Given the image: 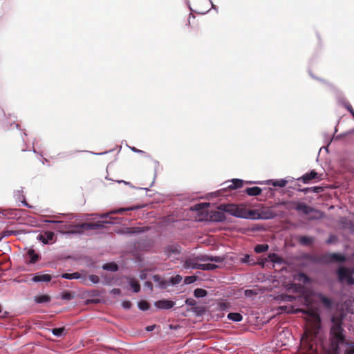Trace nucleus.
<instances>
[{
  "label": "nucleus",
  "mask_w": 354,
  "mask_h": 354,
  "mask_svg": "<svg viewBox=\"0 0 354 354\" xmlns=\"http://www.w3.org/2000/svg\"><path fill=\"white\" fill-rule=\"evenodd\" d=\"M344 319V316L342 314L331 317L330 330L331 347L335 352H337L339 346L346 345L348 348L345 350V354H354V343H348L346 340L345 330L342 326Z\"/></svg>",
  "instance_id": "1"
},
{
  "label": "nucleus",
  "mask_w": 354,
  "mask_h": 354,
  "mask_svg": "<svg viewBox=\"0 0 354 354\" xmlns=\"http://www.w3.org/2000/svg\"><path fill=\"white\" fill-rule=\"evenodd\" d=\"M300 354H318L324 348V340L319 328L306 329L301 338Z\"/></svg>",
  "instance_id": "2"
},
{
  "label": "nucleus",
  "mask_w": 354,
  "mask_h": 354,
  "mask_svg": "<svg viewBox=\"0 0 354 354\" xmlns=\"http://www.w3.org/2000/svg\"><path fill=\"white\" fill-rule=\"evenodd\" d=\"M311 261L319 263H343L347 261L346 257L342 253L339 252H327L320 257H311L310 258Z\"/></svg>",
  "instance_id": "3"
},
{
  "label": "nucleus",
  "mask_w": 354,
  "mask_h": 354,
  "mask_svg": "<svg viewBox=\"0 0 354 354\" xmlns=\"http://www.w3.org/2000/svg\"><path fill=\"white\" fill-rule=\"evenodd\" d=\"M336 274L339 282H346L349 286L354 285V268L340 266L336 270Z\"/></svg>",
  "instance_id": "4"
},
{
  "label": "nucleus",
  "mask_w": 354,
  "mask_h": 354,
  "mask_svg": "<svg viewBox=\"0 0 354 354\" xmlns=\"http://www.w3.org/2000/svg\"><path fill=\"white\" fill-rule=\"evenodd\" d=\"M229 182L231 183V184L228 185L227 187H223V189H221L215 192H212L211 194L214 195L215 196H219L220 194L222 192H224L227 190H234L237 189L239 188H241L243 185L245 184V180L239 178H232V180L229 181H226L224 183V184H227Z\"/></svg>",
  "instance_id": "5"
},
{
  "label": "nucleus",
  "mask_w": 354,
  "mask_h": 354,
  "mask_svg": "<svg viewBox=\"0 0 354 354\" xmlns=\"http://www.w3.org/2000/svg\"><path fill=\"white\" fill-rule=\"evenodd\" d=\"M228 213L237 218H248L252 216L253 212H250V216H248L247 213L243 209L239 208L235 205L231 204Z\"/></svg>",
  "instance_id": "6"
},
{
  "label": "nucleus",
  "mask_w": 354,
  "mask_h": 354,
  "mask_svg": "<svg viewBox=\"0 0 354 354\" xmlns=\"http://www.w3.org/2000/svg\"><path fill=\"white\" fill-rule=\"evenodd\" d=\"M105 223H111L109 221H100L95 223H83L75 227L82 230H96L104 227Z\"/></svg>",
  "instance_id": "7"
},
{
  "label": "nucleus",
  "mask_w": 354,
  "mask_h": 354,
  "mask_svg": "<svg viewBox=\"0 0 354 354\" xmlns=\"http://www.w3.org/2000/svg\"><path fill=\"white\" fill-rule=\"evenodd\" d=\"M181 252V247L178 243H172L168 245L165 248V253L168 257H170L173 255L180 254Z\"/></svg>",
  "instance_id": "8"
},
{
  "label": "nucleus",
  "mask_w": 354,
  "mask_h": 354,
  "mask_svg": "<svg viewBox=\"0 0 354 354\" xmlns=\"http://www.w3.org/2000/svg\"><path fill=\"white\" fill-rule=\"evenodd\" d=\"M197 1H202L205 5V8H201L200 6H197V9L194 10L196 13L204 15L209 10L210 6L213 8H215L214 5L211 0H194V3H197Z\"/></svg>",
  "instance_id": "9"
},
{
  "label": "nucleus",
  "mask_w": 354,
  "mask_h": 354,
  "mask_svg": "<svg viewBox=\"0 0 354 354\" xmlns=\"http://www.w3.org/2000/svg\"><path fill=\"white\" fill-rule=\"evenodd\" d=\"M310 75L311 76L312 78H313L316 80H318L322 84H323L325 86L326 89H328L329 91L333 93L334 94L337 93L339 91L333 83H331L324 79L317 77L310 73Z\"/></svg>",
  "instance_id": "10"
},
{
  "label": "nucleus",
  "mask_w": 354,
  "mask_h": 354,
  "mask_svg": "<svg viewBox=\"0 0 354 354\" xmlns=\"http://www.w3.org/2000/svg\"><path fill=\"white\" fill-rule=\"evenodd\" d=\"M175 305V302L171 300L162 299L156 301L154 303V306L158 309L168 310L173 308Z\"/></svg>",
  "instance_id": "11"
},
{
  "label": "nucleus",
  "mask_w": 354,
  "mask_h": 354,
  "mask_svg": "<svg viewBox=\"0 0 354 354\" xmlns=\"http://www.w3.org/2000/svg\"><path fill=\"white\" fill-rule=\"evenodd\" d=\"M198 261H200L197 259V256L193 258L189 257L186 259L183 266L186 269L200 270V266L201 265V263H198Z\"/></svg>",
  "instance_id": "12"
},
{
  "label": "nucleus",
  "mask_w": 354,
  "mask_h": 354,
  "mask_svg": "<svg viewBox=\"0 0 354 354\" xmlns=\"http://www.w3.org/2000/svg\"><path fill=\"white\" fill-rule=\"evenodd\" d=\"M81 151H65V152L59 153L57 154V158H60V159H62V158H66L68 156H71V155H73V154H74L75 153L81 152ZM84 151L92 153V154L95 155V156H102V155L108 153L111 151H106L101 152V153H95V152H92V151Z\"/></svg>",
  "instance_id": "13"
},
{
  "label": "nucleus",
  "mask_w": 354,
  "mask_h": 354,
  "mask_svg": "<svg viewBox=\"0 0 354 354\" xmlns=\"http://www.w3.org/2000/svg\"><path fill=\"white\" fill-rule=\"evenodd\" d=\"M55 234L50 231H46L44 234H39L37 236V239L41 241L44 244H48L54 239Z\"/></svg>",
  "instance_id": "14"
},
{
  "label": "nucleus",
  "mask_w": 354,
  "mask_h": 354,
  "mask_svg": "<svg viewBox=\"0 0 354 354\" xmlns=\"http://www.w3.org/2000/svg\"><path fill=\"white\" fill-rule=\"evenodd\" d=\"M52 279V277L48 274H41L40 272L36 273L31 279L32 281L35 283L39 282H49Z\"/></svg>",
  "instance_id": "15"
},
{
  "label": "nucleus",
  "mask_w": 354,
  "mask_h": 354,
  "mask_svg": "<svg viewBox=\"0 0 354 354\" xmlns=\"http://www.w3.org/2000/svg\"><path fill=\"white\" fill-rule=\"evenodd\" d=\"M318 176V174L315 170H311L308 173H306L301 177L297 178V180H301L305 184H308L310 183V180L316 178Z\"/></svg>",
  "instance_id": "16"
},
{
  "label": "nucleus",
  "mask_w": 354,
  "mask_h": 354,
  "mask_svg": "<svg viewBox=\"0 0 354 354\" xmlns=\"http://www.w3.org/2000/svg\"><path fill=\"white\" fill-rule=\"evenodd\" d=\"M209 218L212 221L214 222H223L225 221L226 217L225 214L223 212L217 211H212L209 213Z\"/></svg>",
  "instance_id": "17"
},
{
  "label": "nucleus",
  "mask_w": 354,
  "mask_h": 354,
  "mask_svg": "<svg viewBox=\"0 0 354 354\" xmlns=\"http://www.w3.org/2000/svg\"><path fill=\"white\" fill-rule=\"evenodd\" d=\"M317 298L319 299V301L322 304V305L325 308H326L328 309H330L333 308V301L330 298L326 297L322 293H318L317 295Z\"/></svg>",
  "instance_id": "18"
},
{
  "label": "nucleus",
  "mask_w": 354,
  "mask_h": 354,
  "mask_svg": "<svg viewBox=\"0 0 354 354\" xmlns=\"http://www.w3.org/2000/svg\"><path fill=\"white\" fill-rule=\"evenodd\" d=\"M298 191L299 192H302V193H304V194H308V193H310V192H313V193L319 194V193H321L322 192L324 191V187H321V186H315V187H304V188L298 189Z\"/></svg>",
  "instance_id": "19"
},
{
  "label": "nucleus",
  "mask_w": 354,
  "mask_h": 354,
  "mask_svg": "<svg viewBox=\"0 0 354 354\" xmlns=\"http://www.w3.org/2000/svg\"><path fill=\"white\" fill-rule=\"evenodd\" d=\"M288 181L286 179H279V180H268L266 181L264 184L272 185L274 187H283L286 185Z\"/></svg>",
  "instance_id": "20"
},
{
  "label": "nucleus",
  "mask_w": 354,
  "mask_h": 354,
  "mask_svg": "<svg viewBox=\"0 0 354 354\" xmlns=\"http://www.w3.org/2000/svg\"><path fill=\"white\" fill-rule=\"evenodd\" d=\"M152 279L154 282L158 283V287L160 289H165L167 286H169L167 282L162 279L158 274H154L152 277Z\"/></svg>",
  "instance_id": "21"
},
{
  "label": "nucleus",
  "mask_w": 354,
  "mask_h": 354,
  "mask_svg": "<svg viewBox=\"0 0 354 354\" xmlns=\"http://www.w3.org/2000/svg\"><path fill=\"white\" fill-rule=\"evenodd\" d=\"M245 192L250 196H259L261 192L262 189L259 187H248L245 189Z\"/></svg>",
  "instance_id": "22"
},
{
  "label": "nucleus",
  "mask_w": 354,
  "mask_h": 354,
  "mask_svg": "<svg viewBox=\"0 0 354 354\" xmlns=\"http://www.w3.org/2000/svg\"><path fill=\"white\" fill-rule=\"evenodd\" d=\"M295 209L297 211H301L305 214H308L313 211V208L307 205L305 203H297Z\"/></svg>",
  "instance_id": "23"
},
{
  "label": "nucleus",
  "mask_w": 354,
  "mask_h": 354,
  "mask_svg": "<svg viewBox=\"0 0 354 354\" xmlns=\"http://www.w3.org/2000/svg\"><path fill=\"white\" fill-rule=\"evenodd\" d=\"M268 258L270 261L278 265H281L284 263V259L276 253H270Z\"/></svg>",
  "instance_id": "24"
},
{
  "label": "nucleus",
  "mask_w": 354,
  "mask_h": 354,
  "mask_svg": "<svg viewBox=\"0 0 354 354\" xmlns=\"http://www.w3.org/2000/svg\"><path fill=\"white\" fill-rule=\"evenodd\" d=\"M141 207H142L140 205L131 206V207H127V208L121 207V208H118V209H115L111 210V213H113V214H123L125 212L138 209H140Z\"/></svg>",
  "instance_id": "25"
},
{
  "label": "nucleus",
  "mask_w": 354,
  "mask_h": 354,
  "mask_svg": "<svg viewBox=\"0 0 354 354\" xmlns=\"http://www.w3.org/2000/svg\"><path fill=\"white\" fill-rule=\"evenodd\" d=\"M143 230L140 227H126L120 233L122 234H137L142 232Z\"/></svg>",
  "instance_id": "26"
},
{
  "label": "nucleus",
  "mask_w": 354,
  "mask_h": 354,
  "mask_svg": "<svg viewBox=\"0 0 354 354\" xmlns=\"http://www.w3.org/2000/svg\"><path fill=\"white\" fill-rule=\"evenodd\" d=\"M14 197H15L16 201H21V203L24 206L29 207L28 204L26 203V201L25 200V196L23 194V191L22 190H17V191H15L14 192Z\"/></svg>",
  "instance_id": "27"
},
{
  "label": "nucleus",
  "mask_w": 354,
  "mask_h": 354,
  "mask_svg": "<svg viewBox=\"0 0 354 354\" xmlns=\"http://www.w3.org/2000/svg\"><path fill=\"white\" fill-rule=\"evenodd\" d=\"M28 256L30 257L28 263L33 264L39 259V256L33 249H29L27 252Z\"/></svg>",
  "instance_id": "28"
},
{
  "label": "nucleus",
  "mask_w": 354,
  "mask_h": 354,
  "mask_svg": "<svg viewBox=\"0 0 354 354\" xmlns=\"http://www.w3.org/2000/svg\"><path fill=\"white\" fill-rule=\"evenodd\" d=\"M299 241V243L303 245H309L313 243L315 239L312 236H301Z\"/></svg>",
  "instance_id": "29"
},
{
  "label": "nucleus",
  "mask_w": 354,
  "mask_h": 354,
  "mask_svg": "<svg viewBox=\"0 0 354 354\" xmlns=\"http://www.w3.org/2000/svg\"><path fill=\"white\" fill-rule=\"evenodd\" d=\"M60 297L63 300L71 301L74 299V292L68 290H64L60 293Z\"/></svg>",
  "instance_id": "30"
},
{
  "label": "nucleus",
  "mask_w": 354,
  "mask_h": 354,
  "mask_svg": "<svg viewBox=\"0 0 354 354\" xmlns=\"http://www.w3.org/2000/svg\"><path fill=\"white\" fill-rule=\"evenodd\" d=\"M240 262L241 263L248 264L250 266H254L257 264V262L253 258H251L250 255L245 254L243 258L240 259Z\"/></svg>",
  "instance_id": "31"
},
{
  "label": "nucleus",
  "mask_w": 354,
  "mask_h": 354,
  "mask_svg": "<svg viewBox=\"0 0 354 354\" xmlns=\"http://www.w3.org/2000/svg\"><path fill=\"white\" fill-rule=\"evenodd\" d=\"M61 277L66 279H78L81 277V274L77 272H75L73 273H63L61 274Z\"/></svg>",
  "instance_id": "32"
},
{
  "label": "nucleus",
  "mask_w": 354,
  "mask_h": 354,
  "mask_svg": "<svg viewBox=\"0 0 354 354\" xmlns=\"http://www.w3.org/2000/svg\"><path fill=\"white\" fill-rule=\"evenodd\" d=\"M227 319L235 322H241L243 319V316L239 313H230L227 316Z\"/></svg>",
  "instance_id": "33"
},
{
  "label": "nucleus",
  "mask_w": 354,
  "mask_h": 354,
  "mask_svg": "<svg viewBox=\"0 0 354 354\" xmlns=\"http://www.w3.org/2000/svg\"><path fill=\"white\" fill-rule=\"evenodd\" d=\"M269 249V245L266 243L263 244H257L255 245L254 250L256 253H262L268 251Z\"/></svg>",
  "instance_id": "34"
},
{
  "label": "nucleus",
  "mask_w": 354,
  "mask_h": 354,
  "mask_svg": "<svg viewBox=\"0 0 354 354\" xmlns=\"http://www.w3.org/2000/svg\"><path fill=\"white\" fill-rule=\"evenodd\" d=\"M50 301V297L47 295H39L35 297V301L37 304L47 303Z\"/></svg>",
  "instance_id": "35"
},
{
  "label": "nucleus",
  "mask_w": 354,
  "mask_h": 354,
  "mask_svg": "<svg viewBox=\"0 0 354 354\" xmlns=\"http://www.w3.org/2000/svg\"><path fill=\"white\" fill-rule=\"evenodd\" d=\"M102 269L104 270L116 272L118 270V266L114 263H107L102 266Z\"/></svg>",
  "instance_id": "36"
},
{
  "label": "nucleus",
  "mask_w": 354,
  "mask_h": 354,
  "mask_svg": "<svg viewBox=\"0 0 354 354\" xmlns=\"http://www.w3.org/2000/svg\"><path fill=\"white\" fill-rule=\"evenodd\" d=\"M207 291L203 288H196L194 290V295L196 298H203L207 296Z\"/></svg>",
  "instance_id": "37"
},
{
  "label": "nucleus",
  "mask_w": 354,
  "mask_h": 354,
  "mask_svg": "<svg viewBox=\"0 0 354 354\" xmlns=\"http://www.w3.org/2000/svg\"><path fill=\"white\" fill-rule=\"evenodd\" d=\"M218 268V266L214 263H201L200 270H214Z\"/></svg>",
  "instance_id": "38"
},
{
  "label": "nucleus",
  "mask_w": 354,
  "mask_h": 354,
  "mask_svg": "<svg viewBox=\"0 0 354 354\" xmlns=\"http://www.w3.org/2000/svg\"><path fill=\"white\" fill-rule=\"evenodd\" d=\"M335 97L339 104H342L344 107V103L348 102L342 92L339 91L337 93L335 94Z\"/></svg>",
  "instance_id": "39"
},
{
  "label": "nucleus",
  "mask_w": 354,
  "mask_h": 354,
  "mask_svg": "<svg viewBox=\"0 0 354 354\" xmlns=\"http://www.w3.org/2000/svg\"><path fill=\"white\" fill-rule=\"evenodd\" d=\"M182 277L179 274H177L176 276L170 277L169 282H167V283L169 284V286H174L178 284L182 281Z\"/></svg>",
  "instance_id": "40"
},
{
  "label": "nucleus",
  "mask_w": 354,
  "mask_h": 354,
  "mask_svg": "<svg viewBox=\"0 0 354 354\" xmlns=\"http://www.w3.org/2000/svg\"><path fill=\"white\" fill-rule=\"evenodd\" d=\"M129 286L133 289V291L136 293L138 292L140 290V286L137 281L131 279L129 281Z\"/></svg>",
  "instance_id": "41"
},
{
  "label": "nucleus",
  "mask_w": 354,
  "mask_h": 354,
  "mask_svg": "<svg viewBox=\"0 0 354 354\" xmlns=\"http://www.w3.org/2000/svg\"><path fill=\"white\" fill-rule=\"evenodd\" d=\"M138 307L140 310L145 311L149 309V304L147 301L141 300L138 303Z\"/></svg>",
  "instance_id": "42"
},
{
  "label": "nucleus",
  "mask_w": 354,
  "mask_h": 354,
  "mask_svg": "<svg viewBox=\"0 0 354 354\" xmlns=\"http://www.w3.org/2000/svg\"><path fill=\"white\" fill-rule=\"evenodd\" d=\"M64 328H54L51 329L52 333L56 337H62L64 334Z\"/></svg>",
  "instance_id": "43"
},
{
  "label": "nucleus",
  "mask_w": 354,
  "mask_h": 354,
  "mask_svg": "<svg viewBox=\"0 0 354 354\" xmlns=\"http://www.w3.org/2000/svg\"><path fill=\"white\" fill-rule=\"evenodd\" d=\"M231 204H221L218 206V210L220 212H223V214L225 212H227L229 211V208L230 207Z\"/></svg>",
  "instance_id": "44"
},
{
  "label": "nucleus",
  "mask_w": 354,
  "mask_h": 354,
  "mask_svg": "<svg viewBox=\"0 0 354 354\" xmlns=\"http://www.w3.org/2000/svg\"><path fill=\"white\" fill-rule=\"evenodd\" d=\"M225 257L222 256H212L210 255V261L216 263H221L224 261Z\"/></svg>",
  "instance_id": "45"
},
{
  "label": "nucleus",
  "mask_w": 354,
  "mask_h": 354,
  "mask_svg": "<svg viewBox=\"0 0 354 354\" xmlns=\"http://www.w3.org/2000/svg\"><path fill=\"white\" fill-rule=\"evenodd\" d=\"M197 259L202 262L210 261V255L201 254L197 255Z\"/></svg>",
  "instance_id": "46"
},
{
  "label": "nucleus",
  "mask_w": 354,
  "mask_h": 354,
  "mask_svg": "<svg viewBox=\"0 0 354 354\" xmlns=\"http://www.w3.org/2000/svg\"><path fill=\"white\" fill-rule=\"evenodd\" d=\"M192 3L194 8H193L190 5L189 6V10L192 12H196L194 10L197 9V6H200L201 8H205V5L203 3L202 1H197V3H194V0H192Z\"/></svg>",
  "instance_id": "47"
},
{
  "label": "nucleus",
  "mask_w": 354,
  "mask_h": 354,
  "mask_svg": "<svg viewBox=\"0 0 354 354\" xmlns=\"http://www.w3.org/2000/svg\"><path fill=\"white\" fill-rule=\"evenodd\" d=\"M196 277L195 276H188V277H186L184 279V283L185 284H191V283H193L196 281Z\"/></svg>",
  "instance_id": "48"
},
{
  "label": "nucleus",
  "mask_w": 354,
  "mask_h": 354,
  "mask_svg": "<svg viewBox=\"0 0 354 354\" xmlns=\"http://www.w3.org/2000/svg\"><path fill=\"white\" fill-rule=\"evenodd\" d=\"M89 280L94 284L98 283L100 282V278L97 275L91 274L88 277Z\"/></svg>",
  "instance_id": "49"
},
{
  "label": "nucleus",
  "mask_w": 354,
  "mask_h": 354,
  "mask_svg": "<svg viewBox=\"0 0 354 354\" xmlns=\"http://www.w3.org/2000/svg\"><path fill=\"white\" fill-rule=\"evenodd\" d=\"M337 240V237L334 234H330L329 237L326 241V243L330 245L333 243L335 241Z\"/></svg>",
  "instance_id": "50"
},
{
  "label": "nucleus",
  "mask_w": 354,
  "mask_h": 354,
  "mask_svg": "<svg viewBox=\"0 0 354 354\" xmlns=\"http://www.w3.org/2000/svg\"><path fill=\"white\" fill-rule=\"evenodd\" d=\"M344 108H346L349 111V113L351 114L354 120V110L351 104L349 102H345Z\"/></svg>",
  "instance_id": "51"
},
{
  "label": "nucleus",
  "mask_w": 354,
  "mask_h": 354,
  "mask_svg": "<svg viewBox=\"0 0 354 354\" xmlns=\"http://www.w3.org/2000/svg\"><path fill=\"white\" fill-rule=\"evenodd\" d=\"M186 305L194 306L196 304V301L195 299L192 298H188L185 301Z\"/></svg>",
  "instance_id": "52"
},
{
  "label": "nucleus",
  "mask_w": 354,
  "mask_h": 354,
  "mask_svg": "<svg viewBox=\"0 0 354 354\" xmlns=\"http://www.w3.org/2000/svg\"><path fill=\"white\" fill-rule=\"evenodd\" d=\"M122 306L124 309L129 310L131 307V303L129 301H124L122 302Z\"/></svg>",
  "instance_id": "53"
},
{
  "label": "nucleus",
  "mask_w": 354,
  "mask_h": 354,
  "mask_svg": "<svg viewBox=\"0 0 354 354\" xmlns=\"http://www.w3.org/2000/svg\"><path fill=\"white\" fill-rule=\"evenodd\" d=\"M299 277L306 283H308L310 281L309 277L306 274H304V273H300Z\"/></svg>",
  "instance_id": "54"
},
{
  "label": "nucleus",
  "mask_w": 354,
  "mask_h": 354,
  "mask_svg": "<svg viewBox=\"0 0 354 354\" xmlns=\"http://www.w3.org/2000/svg\"><path fill=\"white\" fill-rule=\"evenodd\" d=\"M16 232L15 231H12V230H6V231H3L2 232V236L3 237H6V236H9L12 234H15Z\"/></svg>",
  "instance_id": "55"
},
{
  "label": "nucleus",
  "mask_w": 354,
  "mask_h": 354,
  "mask_svg": "<svg viewBox=\"0 0 354 354\" xmlns=\"http://www.w3.org/2000/svg\"><path fill=\"white\" fill-rule=\"evenodd\" d=\"M141 280H145L147 278V272L146 270H142L139 274Z\"/></svg>",
  "instance_id": "56"
},
{
  "label": "nucleus",
  "mask_w": 354,
  "mask_h": 354,
  "mask_svg": "<svg viewBox=\"0 0 354 354\" xmlns=\"http://www.w3.org/2000/svg\"><path fill=\"white\" fill-rule=\"evenodd\" d=\"M145 286L147 288L150 292L153 290V284L151 281H145Z\"/></svg>",
  "instance_id": "57"
},
{
  "label": "nucleus",
  "mask_w": 354,
  "mask_h": 354,
  "mask_svg": "<svg viewBox=\"0 0 354 354\" xmlns=\"http://www.w3.org/2000/svg\"><path fill=\"white\" fill-rule=\"evenodd\" d=\"M110 214H113V213H111V211L109 212H107V213H104V214H97V216L100 218H109V215Z\"/></svg>",
  "instance_id": "58"
},
{
  "label": "nucleus",
  "mask_w": 354,
  "mask_h": 354,
  "mask_svg": "<svg viewBox=\"0 0 354 354\" xmlns=\"http://www.w3.org/2000/svg\"><path fill=\"white\" fill-rule=\"evenodd\" d=\"M254 294H255V292L253 290L248 289V290H245V295L246 297H250Z\"/></svg>",
  "instance_id": "59"
},
{
  "label": "nucleus",
  "mask_w": 354,
  "mask_h": 354,
  "mask_svg": "<svg viewBox=\"0 0 354 354\" xmlns=\"http://www.w3.org/2000/svg\"><path fill=\"white\" fill-rule=\"evenodd\" d=\"M209 203H200L196 205V209H202L204 207L208 206Z\"/></svg>",
  "instance_id": "60"
},
{
  "label": "nucleus",
  "mask_w": 354,
  "mask_h": 354,
  "mask_svg": "<svg viewBox=\"0 0 354 354\" xmlns=\"http://www.w3.org/2000/svg\"><path fill=\"white\" fill-rule=\"evenodd\" d=\"M44 222L45 223H53V224H57V223H62V221H55V220H45Z\"/></svg>",
  "instance_id": "61"
},
{
  "label": "nucleus",
  "mask_w": 354,
  "mask_h": 354,
  "mask_svg": "<svg viewBox=\"0 0 354 354\" xmlns=\"http://www.w3.org/2000/svg\"><path fill=\"white\" fill-rule=\"evenodd\" d=\"M156 326V325H155V324L147 326L145 329L147 332H151L154 330Z\"/></svg>",
  "instance_id": "62"
},
{
  "label": "nucleus",
  "mask_w": 354,
  "mask_h": 354,
  "mask_svg": "<svg viewBox=\"0 0 354 354\" xmlns=\"http://www.w3.org/2000/svg\"><path fill=\"white\" fill-rule=\"evenodd\" d=\"M131 150L133 151V152L135 153H145V151L140 150V149H136V147H130Z\"/></svg>",
  "instance_id": "63"
},
{
  "label": "nucleus",
  "mask_w": 354,
  "mask_h": 354,
  "mask_svg": "<svg viewBox=\"0 0 354 354\" xmlns=\"http://www.w3.org/2000/svg\"><path fill=\"white\" fill-rule=\"evenodd\" d=\"M111 292L114 295H120L121 290L120 288H113Z\"/></svg>",
  "instance_id": "64"
}]
</instances>
